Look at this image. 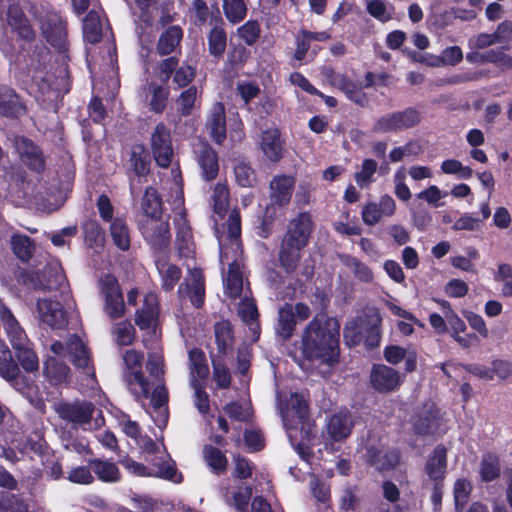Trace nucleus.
<instances>
[{
    "instance_id": "412c9836",
    "label": "nucleus",
    "mask_w": 512,
    "mask_h": 512,
    "mask_svg": "<svg viewBox=\"0 0 512 512\" xmlns=\"http://www.w3.org/2000/svg\"><path fill=\"white\" fill-rule=\"evenodd\" d=\"M312 230L313 221L310 214L301 213L290 222L282 241H285L287 245L290 243L296 248L303 249L308 243Z\"/></svg>"
},
{
    "instance_id": "864d4df0",
    "label": "nucleus",
    "mask_w": 512,
    "mask_h": 512,
    "mask_svg": "<svg viewBox=\"0 0 512 512\" xmlns=\"http://www.w3.org/2000/svg\"><path fill=\"white\" fill-rule=\"evenodd\" d=\"M331 84L342 90L351 100L362 103L364 96L356 85L349 81L343 74L335 73L331 76Z\"/></svg>"
},
{
    "instance_id": "c9c22d12",
    "label": "nucleus",
    "mask_w": 512,
    "mask_h": 512,
    "mask_svg": "<svg viewBox=\"0 0 512 512\" xmlns=\"http://www.w3.org/2000/svg\"><path fill=\"white\" fill-rule=\"evenodd\" d=\"M90 468L99 480L107 483L118 482L121 473L117 465L113 462L101 459H93L89 462Z\"/></svg>"
},
{
    "instance_id": "f3484780",
    "label": "nucleus",
    "mask_w": 512,
    "mask_h": 512,
    "mask_svg": "<svg viewBox=\"0 0 512 512\" xmlns=\"http://www.w3.org/2000/svg\"><path fill=\"white\" fill-rule=\"evenodd\" d=\"M175 203L180 211L177 213L174 219L176 229V246L181 256L189 257L193 253V235L190 224L186 218L184 208H182L183 197L182 193L179 192V196L176 198Z\"/></svg>"
},
{
    "instance_id": "e433bc0d",
    "label": "nucleus",
    "mask_w": 512,
    "mask_h": 512,
    "mask_svg": "<svg viewBox=\"0 0 512 512\" xmlns=\"http://www.w3.org/2000/svg\"><path fill=\"white\" fill-rule=\"evenodd\" d=\"M46 57L47 53L42 52L41 55L37 56V59H31L29 68V73H31L32 80L30 93H36V91H34V87H37L38 92L42 95H45L50 90L51 84L49 83V79L45 78L43 71L40 69L42 65L40 58H43L45 60Z\"/></svg>"
},
{
    "instance_id": "3c124183",
    "label": "nucleus",
    "mask_w": 512,
    "mask_h": 512,
    "mask_svg": "<svg viewBox=\"0 0 512 512\" xmlns=\"http://www.w3.org/2000/svg\"><path fill=\"white\" fill-rule=\"evenodd\" d=\"M471 492L472 483L467 478L460 477L455 480L453 485V497L457 511L462 510L467 504Z\"/></svg>"
},
{
    "instance_id": "dca6fc26",
    "label": "nucleus",
    "mask_w": 512,
    "mask_h": 512,
    "mask_svg": "<svg viewBox=\"0 0 512 512\" xmlns=\"http://www.w3.org/2000/svg\"><path fill=\"white\" fill-rule=\"evenodd\" d=\"M220 494L228 506L233 507L237 512H246L252 490L236 479H227L220 487Z\"/></svg>"
},
{
    "instance_id": "37998d69",
    "label": "nucleus",
    "mask_w": 512,
    "mask_h": 512,
    "mask_svg": "<svg viewBox=\"0 0 512 512\" xmlns=\"http://www.w3.org/2000/svg\"><path fill=\"white\" fill-rule=\"evenodd\" d=\"M215 339L220 355H226L232 349L233 334L229 321H221L215 325Z\"/></svg>"
},
{
    "instance_id": "a19ab883",
    "label": "nucleus",
    "mask_w": 512,
    "mask_h": 512,
    "mask_svg": "<svg viewBox=\"0 0 512 512\" xmlns=\"http://www.w3.org/2000/svg\"><path fill=\"white\" fill-rule=\"evenodd\" d=\"M156 267L162 288L166 291L172 290L181 277V270L176 265L160 259L156 261Z\"/></svg>"
},
{
    "instance_id": "0e129e2a",
    "label": "nucleus",
    "mask_w": 512,
    "mask_h": 512,
    "mask_svg": "<svg viewBox=\"0 0 512 512\" xmlns=\"http://www.w3.org/2000/svg\"><path fill=\"white\" fill-rule=\"evenodd\" d=\"M441 172L448 175H456L458 179H470L473 170L469 166H464L456 159H446L441 163Z\"/></svg>"
},
{
    "instance_id": "f257e3e1",
    "label": "nucleus",
    "mask_w": 512,
    "mask_h": 512,
    "mask_svg": "<svg viewBox=\"0 0 512 512\" xmlns=\"http://www.w3.org/2000/svg\"><path fill=\"white\" fill-rule=\"evenodd\" d=\"M158 314L157 295L152 292L147 293L144 297L143 307L136 312L135 321L141 330L148 331L143 337V344L148 350L146 368L150 376L159 381L149 396L152 406L150 415L158 427H163L168 419L167 403L169 395L163 381L165 364L163 352L159 346L160 335L156 329Z\"/></svg>"
},
{
    "instance_id": "58836bf2",
    "label": "nucleus",
    "mask_w": 512,
    "mask_h": 512,
    "mask_svg": "<svg viewBox=\"0 0 512 512\" xmlns=\"http://www.w3.org/2000/svg\"><path fill=\"white\" fill-rule=\"evenodd\" d=\"M84 39L92 44L100 41L102 36V22L100 12L91 10L83 20Z\"/></svg>"
},
{
    "instance_id": "1a4fd4ad",
    "label": "nucleus",
    "mask_w": 512,
    "mask_h": 512,
    "mask_svg": "<svg viewBox=\"0 0 512 512\" xmlns=\"http://www.w3.org/2000/svg\"><path fill=\"white\" fill-rule=\"evenodd\" d=\"M41 30L46 41L54 47L63 60L67 58L68 40L66 23L58 12H49L41 23Z\"/></svg>"
},
{
    "instance_id": "ea45409f",
    "label": "nucleus",
    "mask_w": 512,
    "mask_h": 512,
    "mask_svg": "<svg viewBox=\"0 0 512 512\" xmlns=\"http://www.w3.org/2000/svg\"><path fill=\"white\" fill-rule=\"evenodd\" d=\"M121 426L123 432L128 437L134 439L136 444L139 445L144 452H154L157 449L155 442L141 435L140 427L137 422L130 419H123Z\"/></svg>"
},
{
    "instance_id": "6e6552de",
    "label": "nucleus",
    "mask_w": 512,
    "mask_h": 512,
    "mask_svg": "<svg viewBox=\"0 0 512 512\" xmlns=\"http://www.w3.org/2000/svg\"><path fill=\"white\" fill-rule=\"evenodd\" d=\"M295 187V178L291 175L281 174L272 178L269 185L271 204L266 209L264 221L269 223L276 216L275 209L286 206L292 197Z\"/></svg>"
},
{
    "instance_id": "052dcab7",
    "label": "nucleus",
    "mask_w": 512,
    "mask_h": 512,
    "mask_svg": "<svg viewBox=\"0 0 512 512\" xmlns=\"http://www.w3.org/2000/svg\"><path fill=\"white\" fill-rule=\"evenodd\" d=\"M228 188L224 183H218L213 190L212 194V206L214 213L222 218L228 207Z\"/></svg>"
},
{
    "instance_id": "c85d7f7f",
    "label": "nucleus",
    "mask_w": 512,
    "mask_h": 512,
    "mask_svg": "<svg viewBox=\"0 0 512 512\" xmlns=\"http://www.w3.org/2000/svg\"><path fill=\"white\" fill-rule=\"evenodd\" d=\"M0 318L13 348H21L30 342L10 309L0 301Z\"/></svg>"
},
{
    "instance_id": "c03bdc74",
    "label": "nucleus",
    "mask_w": 512,
    "mask_h": 512,
    "mask_svg": "<svg viewBox=\"0 0 512 512\" xmlns=\"http://www.w3.org/2000/svg\"><path fill=\"white\" fill-rule=\"evenodd\" d=\"M23 111V107L18 101L15 93L4 86L0 87V113L7 116H18Z\"/></svg>"
},
{
    "instance_id": "4c0bfd02",
    "label": "nucleus",
    "mask_w": 512,
    "mask_h": 512,
    "mask_svg": "<svg viewBox=\"0 0 512 512\" xmlns=\"http://www.w3.org/2000/svg\"><path fill=\"white\" fill-rule=\"evenodd\" d=\"M120 464L127 470L128 473L137 477H169V470H162L159 468H147V466L136 462L130 457H124L120 460Z\"/></svg>"
},
{
    "instance_id": "ddd939ff",
    "label": "nucleus",
    "mask_w": 512,
    "mask_h": 512,
    "mask_svg": "<svg viewBox=\"0 0 512 512\" xmlns=\"http://www.w3.org/2000/svg\"><path fill=\"white\" fill-rule=\"evenodd\" d=\"M414 429L419 434H435L444 431L443 418L435 403L429 401L420 407L412 418Z\"/></svg>"
},
{
    "instance_id": "2eb2a0df",
    "label": "nucleus",
    "mask_w": 512,
    "mask_h": 512,
    "mask_svg": "<svg viewBox=\"0 0 512 512\" xmlns=\"http://www.w3.org/2000/svg\"><path fill=\"white\" fill-rule=\"evenodd\" d=\"M0 376L21 393H26L29 384L26 377L21 373L18 365L12 358L11 352L6 344L0 339Z\"/></svg>"
},
{
    "instance_id": "49530a36",
    "label": "nucleus",
    "mask_w": 512,
    "mask_h": 512,
    "mask_svg": "<svg viewBox=\"0 0 512 512\" xmlns=\"http://www.w3.org/2000/svg\"><path fill=\"white\" fill-rule=\"evenodd\" d=\"M110 235L114 244L120 250H128L130 247L129 229L123 219L116 218L110 225Z\"/></svg>"
},
{
    "instance_id": "4be33fe9",
    "label": "nucleus",
    "mask_w": 512,
    "mask_h": 512,
    "mask_svg": "<svg viewBox=\"0 0 512 512\" xmlns=\"http://www.w3.org/2000/svg\"><path fill=\"white\" fill-rule=\"evenodd\" d=\"M35 196V186L27 181L21 173L11 174L6 197L17 206L32 203Z\"/></svg>"
},
{
    "instance_id": "13d9d810",
    "label": "nucleus",
    "mask_w": 512,
    "mask_h": 512,
    "mask_svg": "<svg viewBox=\"0 0 512 512\" xmlns=\"http://www.w3.org/2000/svg\"><path fill=\"white\" fill-rule=\"evenodd\" d=\"M479 473L485 482L496 479L500 474L498 457L490 453L485 454L480 463Z\"/></svg>"
},
{
    "instance_id": "f8f14e48",
    "label": "nucleus",
    "mask_w": 512,
    "mask_h": 512,
    "mask_svg": "<svg viewBox=\"0 0 512 512\" xmlns=\"http://www.w3.org/2000/svg\"><path fill=\"white\" fill-rule=\"evenodd\" d=\"M311 314L310 308L304 303L284 304L278 311L277 333L283 338H290L297 321L306 320Z\"/></svg>"
},
{
    "instance_id": "de8ad7c7",
    "label": "nucleus",
    "mask_w": 512,
    "mask_h": 512,
    "mask_svg": "<svg viewBox=\"0 0 512 512\" xmlns=\"http://www.w3.org/2000/svg\"><path fill=\"white\" fill-rule=\"evenodd\" d=\"M190 373L191 379L200 380L208 375V366L205 354L200 349H192L189 351Z\"/></svg>"
},
{
    "instance_id": "bb28decb",
    "label": "nucleus",
    "mask_w": 512,
    "mask_h": 512,
    "mask_svg": "<svg viewBox=\"0 0 512 512\" xmlns=\"http://www.w3.org/2000/svg\"><path fill=\"white\" fill-rule=\"evenodd\" d=\"M370 379L372 386L379 392L394 391L402 382L398 371L383 364L373 367Z\"/></svg>"
},
{
    "instance_id": "f704fd0d",
    "label": "nucleus",
    "mask_w": 512,
    "mask_h": 512,
    "mask_svg": "<svg viewBox=\"0 0 512 512\" xmlns=\"http://www.w3.org/2000/svg\"><path fill=\"white\" fill-rule=\"evenodd\" d=\"M148 454H152L153 457L147 459L150 463L147 468H159L162 470H169V477H161L162 479L170 480L175 483H180L182 481V477L177 473L174 464L171 458L165 453V451L161 450V447L157 444V449L154 452H147Z\"/></svg>"
},
{
    "instance_id": "8fccbe9b",
    "label": "nucleus",
    "mask_w": 512,
    "mask_h": 512,
    "mask_svg": "<svg viewBox=\"0 0 512 512\" xmlns=\"http://www.w3.org/2000/svg\"><path fill=\"white\" fill-rule=\"evenodd\" d=\"M207 465L217 474L223 473L228 465L225 454L213 446H205L203 450Z\"/></svg>"
},
{
    "instance_id": "7ed1b4c3",
    "label": "nucleus",
    "mask_w": 512,
    "mask_h": 512,
    "mask_svg": "<svg viewBox=\"0 0 512 512\" xmlns=\"http://www.w3.org/2000/svg\"><path fill=\"white\" fill-rule=\"evenodd\" d=\"M240 234V216L237 211H232L226 223V232L219 233L217 231L220 262L222 265L228 266V272L223 278L225 293L231 298H237L241 295L244 284Z\"/></svg>"
},
{
    "instance_id": "09e8293b",
    "label": "nucleus",
    "mask_w": 512,
    "mask_h": 512,
    "mask_svg": "<svg viewBox=\"0 0 512 512\" xmlns=\"http://www.w3.org/2000/svg\"><path fill=\"white\" fill-rule=\"evenodd\" d=\"M14 350L16 351V357L19 363L26 372L33 373L38 371L39 360L30 342L28 345H23L21 348H14Z\"/></svg>"
},
{
    "instance_id": "423d86ee",
    "label": "nucleus",
    "mask_w": 512,
    "mask_h": 512,
    "mask_svg": "<svg viewBox=\"0 0 512 512\" xmlns=\"http://www.w3.org/2000/svg\"><path fill=\"white\" fill-rule=\"evenodd\" d=\"M382 317L376 308H369L359 317L346 323L344 339L347 345L354 346L365 341L367 347L373 348L380 342Z\"/></svg>"
},
{
    "instance_id": "6e6d98bb",
    "label": "nucleus",
    "mask_w": 512,
    "mask_h": 512,
    "mask_svg": "<svg viewBox=\"0 0 512 512\" xmlns=\"http://www.w3.org/2000/svg\"><path fill=\"white\" fill-rule=\"evenodd\" d=\"M11 247L16 257L23 262L28 261L34 252V245L26 235L12 236Z\"/></svg>"
},
{
    "instance_id": "4468645a",
    "label": "nucleus",
    "mask_w": 512,
    "mask_h": 512,
    "mask_svg": "<svg viewBox=\"0 0 512 512\" xmlns=\"http://www.w3.org/2000/svg\"><path fill=\"white\" fill-rule=\"evenodd\" d=\"M151 149L156 163L163 168L171 164L173 147L169 129L159 123L151 134Z\"/></svg>"
},
{
    "instance_id": "9b49d317",
    "label": "nucleus",
    "mask_w": 512,
    "mask_h": 512,
    "mask_svg": "<svg viewBox=\"0 0 512 512\" xmlns=\"http://www.w3.org/2000/svg\"><path fill=\"white\" fill-rule=\"evenodd\" d=\"M141 232L146 241L155 250H162L170 243V226L163 216L147 217L141 224Z\"/></svg>"
},
{
    "instance_id": "72a5a7b5",
    "label": "nucleus",
    "mask_w": 512,
    "mask_h": 512,
    "mask_svg": "<svg viewBox=\"0 0 512 512\" xmlns=\"http://www.w3.org/2000/svg\"><path fill=\"white\" fill-rule=\"evenodd\" d=\"M447 468L446 449L437 446L428 457L425 471L429 479L434 482L443 481Z\"/></svg>"
},
{
    "instance_id": "aec40b11",
    "label": "nucleus",
    "mask_w": 512,
    "mask_h": 512,
    "mask_svg": "<svg viewBox=\"0 0 512 512\" xmlns=\"http://www.w3.org/2000/svg\"><path fill=\"white\" fill-rule=\"evenodd\" d=\"M312 230L313 221L310 214L301 213L290 222L282 241H285L287 245L290 243L296 248L303 249L308 243Z\"/></svg>"
},
{
    "instance_id": "338daca9",
    "label": "nucleus",
    "mask_w": 512,
    "mask_h": 512,
    "mask_svg": "<svg viewBox=\"0 0 512 512\" xmlns=\"http://www.w3.org/2000/svg\"><path fill=\"white\" fill-rule=\"evenodd\" d=\"M223 9L226 17L232 23L242 21L247 11L244 0H223Z\"/></svg>"
},
{
    "instance_id": "473e14b6",
    "label": "nucleus",
    "mask_w": 512,
    "mask_h": 512,
    "mask_svg": "<svg viewBox=\"0 0 512 512\" xmlns=\"http://www.w3.org/2000/svg\"><path fill=\"white\" fill-rule=\"evenodd\" d=\"M7 23L12 33H16L19 38L26 41L33 38L34 32L18 5H9L7 10Z\"/></svg>"
},
{
    "instance_id": "2f4dec72",
    "label": "nucleus",
    "mask_w": 512,
    "mask_h": 512,
    "mask_svg": "<svg viewBox=\"0 0 512 512\" xmlns=\"http://www.w3.org/2000/svg\"><path fill=\"white\" fill-rule=\"evenodd\" d=\"M195 152L203 177L208 181L216 178L219 169L216 152L207 143L200 144Z\"/></svg>"
},
{
    "instance_id": "9d476101",
    "label": "nucleus",
    "mask_w": 512,
    "mask_h": 512,
    "mask_svg": "<svg viewBox=\"0 0 512 512\" xmlns=\"http://www.w3.org/2000/svg\"><path fill=\"white\" fill-rule=\"evenodd\" d=\"M419 121L418 111L409 108L381 116L374 123L372 132L377 134L398 132L415 126Z\"/></svg>"
},
{
    "instance_id": "39448f33",
    "label": "nucleus",
    "mask_w": 512,
    "mask_h": 512,
    "mask_svg": "<svg viewBox=\"0 0 512 512\" xmlns=\"http://www.w3.org/2000/svg\"><path fill=\"white\" fill-rule=\"evenodd\" d=\"M54 356H48L44 361L43 374L52 385L67 383L70 377V369L58 358H68L75 366L83 368L91 378L94 372L89 368V354L85 344L78 335L72 334L67 338L66 344L55 341L50 346Z\"/></svg>"
},
{
    "instance_id": "a878e982",
    "label": "nucleus",
    "mask_w": 512,
    "mask_h": 512,
    "mask_svg": "<svg viewBox=\"0 0 512 512\" xmlns=\"http://www.w3.org/2000/svg\"><path fill=\"white\" fill-rule=\"evenodd\" d=\"M354 422L348 411H340L330 416L326 424L325 439L341 442L351 434Z\"/></svg>"
},
{
    "instance_id": "bf43d9fd",
    "label": "nucleus",
    "mask_w": 512,
    "mask_h": 512,
    "mask_svg": "<svg viewBox=\"0 0 512 512\" xmlns=\"http://www.w3.org/2000/svg\"><path fill=\"white\" fill-rule=\"evenodd\" d=\"M85 242L92 248H100L104 243V234L99 224L94 220L86 221L83 226Z\"/></svg>"
},
{
    "instance_id": "79ce46f5",
    "label": "nucleus",
    "mask_w": 512,
    "mask_h": 512,
    "mask_svg": "<svg viewBox=\"0 0 512 512\" xmlns=\"http://www.w3.org/2000/svg\"><path fill=\"white\" fill-rule=\"evenodd\" d=\"M130 163L133 172L138 177H144L150 170V156L142 144L132 147Z\"/></svg>"
},
{
    "instance_id": "393cba45",
    "label": "nucleus",
    "mask_w": 512,
    "mask_h": 512,
    "mask_svg": "<svg viewBox=\"0 0 512 512\" xmlns=\"http://www.w3.org/2000/svg\"><path fill=\"white\" fill-rule=\"evenodd\" d=\"M284 140L277 128H268L262 131L258 145L265 158L272 162H279L284 155Z\"/></svg>"
},
{
    "instance_id": "69168bd1",
    "label": "nucleus",
    "mask_w": 512,
    "mask_h": 512,
    "mask_svg": "<svg viewBox=\"0 0 512 512\" xmlns=\"http://www.w3.org/2000/svg\"><path fill=\"white\" fill-rule=\"evenodd\" d=\"M149 92L152 94L150 100V108L156 113H161L166 107V101L168 98L169 91L162 84L158 85L155 83L149 84Z\"/></svg>"
},
{
    "instance_id": "6ab92c4d",
    "label": "nucleus",
    "mask_w": 512,
    "mask_h": 512,
    "mask_svg": "<svg viewBox=\"0 0 512 512\" xmlns=\"http://www.w3.org/2000/svg\"><path fill=\"white\" fill-rule=\"evenodd\" d=\"M101 292L105 299V311L111 318H119L124 313V301L116 278L105 275L100 280Z\"/></svg>"
},
{
    "instance_id": "f03ea898",
    "label": "nucleus",
    "mask_w": 512,
    "mask_h": 512,
    "mask_svg": "<svg viewBox=\"0 0 512 512\" xmlns=\"http://www.w3.org/2000/svg\"><path fill=\"white\" fill-rule=\"evenodd\" d=\"M339 330L337 319L325 314L316 315L303 331V355L328 366L335 364L339 358Z\"/></svg>"
},
{
    "instance_id": "c756f323",
    "label": "nucleus",
    "mask_w": 512,
    "mask_h": 512,
    "mask_svg": "<svg viewBox=\"0 0 512 512\" xmlns=\"http://www.w3.org/2000/svg\"><path fill=\"white\" fill-rule=\"evenodd\" d=\"M206 129L215 143L222 144L226 139L225 108L222 103L216 102L210 109Z\"/></svg>"
},
{
    "instance_id": "5701e85b",
    "label": "nucleus",
    "mask_w": 512,
    "mask_h": 512,
    "mask_svg": "<svg viewBox=\"0 0 512 512\" xmlns=\"http://www.w3.org/2000/svg\"><path fill=\"white\" fill-rule=\"evenodd\" d=\"M36 312L39 320L53 329H61L67 323L66 314L60 302L51 299H38Z\"/></svg>"
},
{
    "instance_id": "680f3d73",
    "label": "nucleus",
    "mask_w": 512,
    "mask_h": 512,
    "mask_svg": "<svg viewBox=\"0 0 512 512\" xmlns=\"http://www.w3.org/2000/svg\"><path fill=\"white\" fill-rule=\"evenodd\" d=\"M209 52L214 57L221 56L227 46V37L225 31L220 27H214L208 36Z\"/></svg>"
},
{
    "instance_id": "a211bd4d",
    "label": "nucleus",
    "mask_w": 512,
    "mask_h": 512,
    "mask_svg": "<svg viewBox=\"0 0 512 512\" xmlns=\"http://www.w3.org/2000/svg\"><path fill=\"white\" fill-rule=\"evenodd\" d=\"M95 407L88 401L61 402L55 406L58 416L75 425L88 424L93 416Z\"/></svg>"
},
{
    "instance_id": "a18cd8bd",
    "label": "nucleus",
    "mask_w": 512,
    "mask_h": 512,
    "mask_svg": "<svg viewBox=\"0 0 512 512\" xmlns=\"http://www.w3.org/2000/svg\"><path fill=\"white\" fill-rule=\"evenodd\" d=\"M182 39V30L178 26L168 28L160 36L157 50L161 55H167L174 51Z\"/></svg>"
},
{
    "instance_id": "0eeeda50",
    "label": "nucleus",
    "mask_w": 512,
    "mask_h": 512,
    "mask_svg": "<svg viewBox=\"0 0 512 512\" xmlns=\"http://www.w3.org/2000/svg\"><path fill=\"white\" fill-rule=\"evenodd\" d=\"M125 370L124 377L131 393L137 399H148L150 385L142 372L143 354L140 351L129 349L122 356Z\"/></svg>"
},
{
    "instance_id": "603ef678",
    "label": "nucleus",
    "mask_w": 512,
    "mask_h": 512,
    "mask_svg": "<svg viewBox=\"0 0 512 512\" xmlns=\"http://www.w3.org/2000/svg\"><path fill=\"white\" fill-rule=\"evenodd\" d=\"M142 209L146 218L162 216V201L154 188L146 189L142 200Z\"/></svg>"
},
{
    "instance_id": "774afa93",
    "label": "nucleus",
    "mask_w": 512,
    "mask_h": 512,
    "mask_svg": "<svg viewBox=\"0 0 512 512\" xmlns=\"http://www.w3.org/2000/svg\"><path fill=\"white\" fill-rule=\"evenodd\" d=\"M236 182L242 187H252L256 183L254 170L245 162H238L234 167Z\"/></svg>"
},
{
    "instance_id": "e2e57ef3",
    "label": "nucleus",
    "mask_w": 512,
    "mask_h": 512,
    "mask_svg": "<svg viewBox=\"0 0 512 512\" xmlns=\"http://www.w3.org/2000/svg\"><path fill=\"white\" fill-rule=\"evenodd\" d=\"M367 11L381 22H387L394 16V8L391 4L382 0H371L367 3Z\"/></svg>"
},
{
    "instance_id": "b1692460",
    "label": "nucleus",
    "mask_w": 512,
    "mask_h": 512,
    "mask_svg": "<svg viewBox=\"0 0 512 512\" xmlns=\"http://www.w3.org/2000/svg\"><path fill=\"white\" fill-rule=\"evenodd\" d=\"M180 296L188 295L193 306L200 307L204 302L205 282L200 269L188 267V274L178 289Z\"/></svg>"
},
{
    "instance_id": "7c9ffc66",
    "label": "nucleus",
    "mask_w": 512,
    "mask_h": 512,
    "mask_svg": "<svg viewBox=\"0 0 512 512\" xmlns=\"http://www.w3.org/2000/svg\"><path fill=\"white\" fill-rule=\"evenodd\" d=\"M365 457L371 466L380 471L393 468L399 460V455L396 451L374 446L366 448Z\"/></svg>"
},
{
    "instance_id": "4d7b16f0",
    "label": "nucleus",
    "mask_w": 512,
    "mask_h": 512,
    "mask_svg": "<svg viewBox=\"0 0 512 512\" xmlns=\"http://www.w3.org/2000/svg\"><path fill=\"white\" fill-rule=\"evenodd\" d=\"M377 162L373 159H365L360 167V170L357 171L354 175V179L358 187L360 188H368L371 183L374 181V175L377 171Z\"/></svg>"
},
{
    "instance_id": "cd10ccee",
    "label": "nucleus",
    "mask_w": 512,
    "mask_h": 512,
    "mask_svg": "<svg viewBox=\"0 0 512 512\" xmlns=\"http://www.w3.org/2000/svg\"><path fill=\"white\" fill-rule=\"evenodd\" d=\"M13 143L16 152L25 165L36 172H41L44 169L45 163L42 153L32 141L24 137H15Z\"/></svg>"
},
{
    "instance_id": "5fc2aeb1",
    "label": "nucleus",
    "mask_w": 512,
    "mask_h": 512,
    "mask_svg": "<svg viewBox=\"0 0 512 512\" xmlns=\"http://www.w3.org/2000/svg\"><path fill=\"white\" fill-rule=\"evenodd\" d=\"M301 250V248H296V246L290 243L287 245L285 241H282L279 259L282 267L286 270V272L290 273L294 271L300 259Z\"/></svg>"
},
{
    "instance_id": "20e7f679",
    "label": "nucleus",
    "mask_w": 512,
    "mask_h": 512,
    "mask_svg": "<svg viewBox=\"0 0 512 512\" xmlns=\"http://www.w3.org/2000/svg\"><path fill=\"white\" fill-rule=\"evenodd\" d=\"M278 397V408L291 445L303 460L309 462L312 427L308 420L307 402L297 393H292L285 401L280 395Z\"/></svg>"
}]
</instances>
